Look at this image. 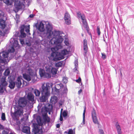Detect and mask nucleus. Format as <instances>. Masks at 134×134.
Wrapping results in <instances>:
<instances>
[{
  "label": "nucleus",
  "instance_id": "41",
  "mask_svg": "<svg viewBox=\"0 0 134 134\" xmlns=\"http://www.w3.org/2000/svg\"><path fill=\"white\" fill-rule=\"evenodd\" d=\"M99 133L100 134H104V132L103 130L100 129L99 130Z\"/></svg>",
  "mask_w": 134,
  "mask_h": 134
},
{
  "label": "nucleus",
  "instance_id": "54",
  "mask_svg": "<svg viewBox=\"0 0 134 134\" xmlns=\"http://www.w3.org/2000/svg\"><path fill=\"white\" fill-rule=\"evenodd\" d=\"M1 15H2L0 13V17L1 16Z\"/></svg>",
  "mask_w": 134,
  "mask_h": 134
},
{
  "label": "nucleus",
  "instance_id": "29",
  "mask_svg": "<svg viewBox=\"0 0 134 134\" xmlns=\"http://www.w3.org/2000/svg\"><path fill=\"white\" fill-rule=\"evenodd\" d=\"M1 118L2 120L4 121L5 120V113H2V114Z\"/></svg>",
  "mask_w": 134,
  "mask_h": 134
},
{
  "label": "nucleus",
  "instance_id": "31",
  "mask_svg": "<svg viewBox=\"0 0 134 134\" xmlns=\"http://www.w3.org/2000/svg\"><path fill=\"white\" fill-rule=\"evenodd\" d=\"M92 117L96 116L95 110L93 109L92 112Z\"/></svg>",
  "mask_w": 134,
  "mask_h": 134
},
{
  "label": "nucleus",
  "instance_id": "7",
  "mask_svg": "<svg viewBox=\"0 0 134 134\" xmlns=\"http://www.w3.org/2000/svg\"><path fill=\"white\" fill-rule=\"evenodd\" d=\"M37 122L38 124V125L36 123H33V131L35 134H36L38 133V134H41L43 132V131L41 129V127H40L43 124L41 121V120L40 117L38 118L37 119Z\"/></svg>",
  "mask_w": 134,
  "mask_h": 134
},
{
  "label": "nucleus",
  "instance_id": "6",
  "mask_svg": "<svg viewBox=\"0 0 134 134\" xmlns=\"http://www.w3.org/2000/svg\"><path fill=\"white\" fill-rule=\"evenodd\" d=\"M37 108L38 112L41 111L43 115H44L48 111L49 113L50 114V111L52 109V105L48 103L45 104L40 103L38 104Z\"/></svg>",
  "mask_w": 134,
  "mask_h": 134
},
{
  "label": "nucleus",
  "instance_id": "43",
  "mask_svg": "<svg viewBox=\"0 0 134 134\" xmlns=\"http://www.w3.org/2000/svg\"><path fill=\"white\" fill-rule=\"evenodd\" d=\"M3 125L0 124V129H3Z\"/></svg>",
  "mask_w": 134,
  "mask_h": 134
},
{
  "label": "nucleus",
  "instance_id": "53",
  "mask_svg": "<svg viewBox=\"0 0 134 134\" xmlns=\"http://www.w3.org/2000/svg\"><path fill=\"white\" fill-rule=\"evenodd\" d=\"M120 74H121V76H122V74L121 72H120Z\"/></svg>",
  "mask_w": 134,
  "mask_h": 134
},
{
  "label": "nucleus",
  "instance_id": "34",
  "mask_svg": "<svg viewBox=\"0 0 134 134\" xmlns=\"http://www.w3.org/2000/svg\"><path fill=\"white\" fill-rule=\"evenodd\" d=\"M21 32V36L22 37H25L26 36V34L24 33V32Z\"/></svg>",
  "mask_w": 134,
  "mask_h": 134
},
{
  "label": "nucleus",
  "instance_id": "27",
  "mask_svg": "<svg viewBox=\"0 0 134 134\" xmlns=\"http://www.w3.org/2000/svg\"><path fill=\"white\" fill-rule=\"evenodd\" d=\"M10 71L9 69H7L4 72V74L5 76H8L10 74Z\"/></svg>",
  "mask_w": 134,
  "mask_h": 134
},
{
  "label": "nucleus",
  "instance_id": "33",
  "mask_svg": "<svg viewBox=\"0 0 134 134\" xmlns=\"http://www.w3.org/2000/svg\"><path fill=\"white\" fill-rule=\"evenodd\" d=\"M64 42L65 44L66 45L68 46L69 45V41L68 39H65Z\"/></svg>",
  "mask_w": 134,
  "mask_h": 134
},
{
  "label": "nucleus",
  "instance_id": "21",
  "mask_svg": "<svg viewBox=\"0 0 134 134\" xmlns=\"http://www.w3.org/2000/svg\"><path fill=\"white\" fill-rule=\"evenodd\" d=\"M57 97H56L53 96L51 97L50 102L53 104H54L57 102Z\"/></svg>",
  "mask_w": 134,
  "mask_h": 134
},
{
  "label": "nucleus",
  "instance_id": "16",
  "mask_svg": "<svg viewBox=\"0 0 134 134\" xmlns=\"http://www.w3.org/2000/svg\"><path fill=\"white\" fill-rule=\"evenodd\" d=\"M23 80V83L24 84L26 82L25 81H24L20 77H19L17 79L16 82L17 86L18 88H19L20 87L22 84L21 80Z\"/></svg>",
  "mask_w": 134,
  "mask_h": 134
},
{
  "label": "nucleus",
  "instance_id": "45",
  "mask_svg": "<svg viewBox=\"0 0 134 134\" xmlns=\"http://www.w3.org/2000/svg\"><path fill=\"white\" fill-rule=\"evenodd\" d=\"M82 90L81 89H80L78 91V93L79 94H80L82 92Z\"/></svg>",
  "mask_w": 134,
  "mask_h": 134
},
{
  "label": "nucleus",
  "instance_id": "3",
  "mask_svg": "<svg viewBox=\"0 0 134 134\" xmlns=\"http://www.w3.org/2000/svg\"><path fill=\"white\" fill-rule=\"evenodd\" d=\"M47 72L43 69H40L39 70V74L41 77H44L47 78H49L51 77V74L52 73L53 75L57 74V69L54 68H53L51 66L46 64L43 67Z\"/></svg>",
  "mask_w": 134,
  "mask_h": 134
},
{
  "label": "nucleus",
  "instance_id": "5",
  "mask_svg": "<svg viewBox=\"0 0 134 134\" xmlns=\"http://www.w3.org/2000/svg\"><path fill=\"white\" fill-rule=\"evenodd\" d=\"M10 42L11 44H13L12 46L9 48L8 52L4 51L1 53L0 54L1 56H2L4 58H7L8 57V55L9 52L12 53L14 51V47H19L18 42L16 39H15L14 38H11Z\"/></svg>",
  "mask_w": 134,
  "mask_h": 134
},
{
  "label": "nucleus",
  "instance_id": "56",
  "mask_svg": "<svg viewBox=\"0 0 134 134\" xmlns=\"http://www.w3.org/2000/svg\"><path fill=\"white\" fill-rule=\"evenodd\" d=\"M0 134H1L0 133Z\"/></svg>",
  "mask_w": 134,
  "mask_h": 134
},
{
  "label": "nucleus",
  "instance_id": "24",
  "mask_svg": "<svg viewBox=\"0 0 134 134\" xmlns=\"http://www.w3.org/2000/svg\"><path fill=\"white\" fill-rule=\"evenodd\" d=\"M34 92L36 96L37 97L39 96L40 94V91L37 89H35L34 90Z\"/></svg>",
  "mask_w": 134,
  "mask_h": 134
},
{
  "label": "nucleus",
  "instance_id": "20",
  "mask_svg": "<svg viewBox=\"0 0 134 134\" xmlns=\"http://www.w3.org/2000/svg\"><path fill=\"white\" fill-rule=\"evenodd\" d=\"M74 64L75 66V68L73 69V71L74 72H76L77 73L78 72V71L77 70L78 69V62L77 60L76 59L74 62Z\"/></svg>",
  "mask_w": 134,
  "mask_h": 134
},
{
  "label": "nucleus",
  "instance_id": "18",
  "mask_svg": "<svg viewBox=\"0 0 134 134\" xmlns=\"http://www.w3.org/2000/svg\"><path fill=\"white\" fill-rule=\"evenodd\" d=\"M5 21L2 19H0V26L1 28L4 29L6 26Z\"/></svg>",
  "mask_w": 134,
  "mask_h": 134
},
{
  "label": "nucleus",
  "instance_id": "19",
  "mask_svg": "<svg viewBox=\"0 0 134 134\" xmlns=\"http://www.w3.org/2000/svg\"><path fill=\"white\" fill-rule=\"evenodd\" d=\"M23 131L27 134H30V127L28 126H24L23 129Z\"/></svg>",
  "mask_w": 134,
  "mask_h": 134
},
{
  "label": "nucleus",
  "instance_id": "1",
  "mask_svg": "<svg viewBox=\"0 0 134 134\" xmlns=\"http://www.w3.org/2000/svg\"><path fill=\"white\" fill-rule=\"evenodd\" d=\"M59 32L58 35V37L56 38L55 41L57 42L55 43H52L51 42H49L51 44H55L56 46L54 47L51 48V50L52 52L51 54L52 57H53V60L54 61L60 60L64 58V56L69 54L70 52V47H68L67 49H64L60 53L57 52L59 49L62 48V46L61 45L60 43L62 42L64 40V38H65L64 37L65 35L62 32H61L59 31Z\"/></svg>",
  "mask_w": 134,
  "mask_h": 134
},
{
  "label": "nucleus",
  "instance_id": "14",
  "mask_svg": "<svg viewBox=\"0 0 134 134\" xmlns=\"http://www.w3.org/2000/svg\"><path fill=\"white\" fill-rule=\"evenodd\" d=\"M20 32H24V30H25V31L27 33L30 34L29 33V29H30V25H23L21 26L20 27Z\"/></svg>",
  "mask_w": 134,
  "mask_h": 134
},
{
  "label": "nucleus",
  "instance_id": "37",
  "mask_svg": "<svg viewBox=\"0 0 134 134\" xmlns=\"http://www.w3.org/2000/svg\"><path fill=\"white\" fill-rule=\"evenodd\" d=\"M102 58L103 59H105L106 58V56L103 53H102Z\"/></svg>",
  "mask_w": 134,
  "mask_h": 134
},
{
  "label": "nucleus",
  "instance_id": "42",
  "mask_svg": "<svg viewBox=\"0 0 134 134\" xmlns=\"http://www.w3.org/2000/svg\"><path fill=\"white\" fill-rule=\"evenodd\" d=\"M60 121H62L63 120V118L61 114H60Z\"/></svg>",
  "mask_w": 134,
  "mask_h": 134
},
{
  "label": "nucleus",
  "instance_id": "50",
  "mask_svg": "<svg viewBox=\"0 0 134 134\" xmlns=\"http://www.w3.org/2000/svg\"><path fill=\"white\" fill-rule=\"evenodd\" d=\"M64 133H65L68 134V131L67 132V131H65V132Z\"/></svg>",
  "mask_w": 134,
  "mask_h": 134
},
{
  "label": "nucleus",
  "instance_id": "46",
  "mask_svg": "<svg viewBox=\"0 0 134 134\" xmlns=\"http://www.w3.org/2000/svg\"><path fill=\"white\" fill-rule=\"evenodd\" d=\"M34 16L33 15L31 14L30 15L29 17L30 18H33L34 17Z\"/></svg>",
  "mask_w": 134,
  "mask_h": 134
},
{
  "label": "nucleus",
  "instance_id": "47",
  "mask_svg": "<svg viewBox=\"0 0 134 134\" xmlns=\"http://www.w3.org/2000/svg\"><path fill=\"white\" fill-rule=\"evenodd\" d=\"M20 113L19 114V115H21V114H23V111L20 110Z\"/></svg>",
  "mask_w": 134,
  "mask_h": 134
},
{
  "label": "nucleus",
  "instance_id": "17",
  "mask_svg": "<svg viewBox=\"0 0 134 134\" xmlns=\"http://www.w3.org/2000/svg\"><path fill=\"white\" fill-rule=\"evenodd\" d=\"M83 42L84 50L85 51V53L86 54L88 49L87 41L86 39H84Z\"/></svg>",
  "mask_w": 134,
  "mask_h": 134
},
{
  "label": "nucleus",
  "instance_id": "40",
  "mask_svg": "<svg viewBox=\"0 0 134 134\" xmlns=\"http://www.w3.org/2000/svg\"><path fill=\"white\" fill-rule=\"evenodd\" d=\"M20 43L22 44H24V40L23 39H20Z\"/></svg>",
  "mask_w": 134,
  "mask_h": 134
},
{
  "label": "nucleus",
  "instance_id": "38",
  "mask_svg": "<svg viewBox=\"0 0 134 134\" xmlns=\"http://www.w3.org/2000/svg\"><path fill=\"white\" fill-rule=\"evenodd\" d=\"M62 65V64L60 63H59L56 64V66L60 67Z\"/></svg>",
  "mask_w": 134,
  "mask_h": 134
},
{
  "label": "nucleus",
  "instance_id": "30",
  "mask_svg": "<svg viewBox=\"0 0 134 134\" xmlns=\"http://www.w3.org/2000/svg\"><path fill=\"white\" fill-rule=\"evenodd\" d=\"M68 115V111L66 110H64L62 113V115L64 117H66Z\"/></svg>",
  "mask_w": 134,
  "mask_h": 134
},
{
  "label": "nucleus",
  "instance_id": "9",
  "mask_svg": "<svg viewBox=\"0 0 134 134\" xmlns=\"http://www.w3.org/2000/svg\"><path fill=\"white\" fill-rule=\"evenodd\" d=\"M27 98L28 100H27V102L29 103L28 105L30 108H31L33 107V105L35 102L34 96L31 93H29L27 95Z\"/></svg>",
  "mask_w": 134,
  "mask_h": 134
},
{
  "label": "nucleus",
  "instance_id": "26",
  "mask_svg": "<svg viewBox=\"0 0 134 134\" xmlns=\"http://www.w3.org/2000/svg\"><path fill=\"white\" fill-rule=\"evenodd\" d=\"M92 117L93 122L95 124H98V120L96 116H94Z\"/></svg>",
  "mask_w": 134,
  "mask_h": 134
},
{
  "label": "nucleus",
  "instance_id": "2",
  "mask_svg": "<svg viewBox=\"0 0 134 134\" xmlns=\"http://www.w3.org/2000/svg\"><path fill=\"white\" fill-rule=\"evenodd\" d=\"M36 27L40 32L44 31L45 36L47 39H49V42H51L52 43L56 42L55 41L56 38L58 37L59 32L58 31H53L52 27L48 22L45 23L42 21L36 25Z\"/></svg>",
  "mask_w": 134,
  "mask_h": 134
},
{
  "label": "nucleus",
  "instance_id": "48",
  "mask_svg": "<svg viewBox=\"0 0 134 134\" xmlns=\"http://www.w3.org/2000/svg\"><path fill=\"white\" fill-rule=\"evenodd\" d=\"M63 108H62L61 109V110L60 114H62V112L63 111Z\"/></svg>",
  "mask_w": 134,
  "mask_h": 134
},
{
  "label": "nucleus",
  "instance_id": "44",
  "mask_svg": "<svg viewBox=\"0 0 134 134\" xmlns=\"http://www.w3.org/2000/svg\"><path fill=\"white\" fill-rule=\"evenodd\" d=\"M60 125L59 124H57L56 125V127L57 128H58L60 127Z\"/></svg>",
  "mask_w": 134,
  "mask_h": 134
},
{
  "label": "nucleus",
  "instance_id": "51",
  "mask_svg": "<svg viewBox=\"0 0 134 134\" xmlns=\"http://www.w3.org/2000/svg\"><path fill=\"white\" fill-rule=\"evenodd\" d=\"M2 32L1 31H0V36L2 34Z\"/></svg>",
  "mask_w": 134,
  "mask_h": 134
},
{
  "label": "nucleus",
  "instance_id": "36",
  "mask_svg": "<svg viewBox=\"0 0 134 134\" xmlns=\"http://www.w3.org/2000/svg\"><path fill=\"white\" fill-rule=\"evenodd\" d=\"M63 82L65 83H66L67 82V78L65 77H63Z\"/></svg>",
  "mask_w": 134,
  "mask_h": 134
},
{
  "label": "nucleus",
  "instance_id": "25",
  "mask_svg": "<svg viewBox=\"0 0 134 134\" xmlns=\"http://www.w3.org/2000/svg\"><path fill=\"white\" fill-rule=\"evenodd\" d=\"M85 110H86V108L85 107L84 109V110L83 111V124H84L85 123Z\"/></svg>",
  "mask_w": 134,
  "mask_h": 134
},
{
  "label": "nucleus",
  "instance_id": "55",
  "mask_svg": "<svg viewBox=\"0 0 134 134\" xmlns=\"http://www.w3.org/2000/svg\"><path fill=\"white\" fill-rule=\"evenodd\" d=\"M27 83H26V84L25 85H27Z\"/></svg>",
  "mask_w": 134,
  "mask_h": 134
},
{
  "label": "nucleus",
  "instance_id": "8",
  "mask_svg": "<svg viewBox=\"0 0 134 134\" xmlns=\"http://www.w3.org/2000/svg\"><path fill=\"white\" fill-rule=\"evenodd\" d=\"M23 75L24 79L28 81H29L32 80H33L36 77L32 70L29 69H28L26 73L23 74Z\"/></svg>",
  "mask_w": 134,
  "mask_h": 134
},
{
  "label": "nucleus",
  "instance_id": "49",
  "mask_svg": "<svg viewBox=\"0 0 134 134\" xmlns=\"http://www.w3.org/2000/svg\"><path fill=\"white\" fill-rule=\"evenodd\" d=\"M64 90H65V91H67V89L66 88H64Z\"/></svg>",
  "mask_w": 134,
  "mask_h": 134
},
{
  "label": "nucleus",
  "instance_id": "15",
  "mask_svg": "<svg viewBox=\"0 0 134 134\" xmlns=\"http://www.w3.org/2000/svg\"><path fill=\"white\" fill-rule=\"evenodd\" d=\"M65 23L68 25L70 24V16L68 12H66L64 15V17Z\"/></svg>",
  "mask_w": 134,
  "mask_h": 134
},
{
  "label": "nucleus",
  "instance_id": "22",
  "mask_svg": "<svg viewBox=\"0 0 134 134\" xmlns=\"http://www.w3.org/2000/svg\"><path fill=\"white\" fill-rule=\"evenodd\" d=\"M115 126L117 130L118 134H121V128L118 123H116Z\"/></svg>",
  "mask_w": 134,
  "mask_h": 134
},
{
  "label": "nucleus",
  "instance_id": "12",
  "mask_svg": "<svg viewBox=\"0 0 134 134\" xmlns=\"http://www.w3.org/2000/svg\"><path fill=\"white\" fill-rule=\"evenodd\" d=\"M29 103L26 100V98L24 97L20 98L18 101V104L19 106L23 107L26 106L27 107L30 108L28 105Z\"/></svg>",
  "mask_w": 134,
  "mask_h": 134
},
{
  "label": "nucleus",
  "instance_id": "23",
  "mask_svg": "<svg viewBox=\"0 0 134 134\" xmlns=\"http://www.w3.org/2000/svg\"><path fill=\"white\" fill-rule=\"evenodd\" d=\"M9 82L10 84L9 86V87L11 89L14 88L15 85V82L12 81H10Z\"/></svg>",
  "mask_w": 134,
  "mask_h": 134
},
{
  "label": "nucleus",
  "instance_id": "11",
  "mask_svg": "<svg viewBox=\"0 0 134 134\" xmlns=\"http://www.w3.org/2000/svg\"><path fill=\"white\" fill-rule=\"evenodd\" d=\"M77 14L79 20H81L82 21L83 26L87 29L88 26L85 15L83 14H81L79 12H77Z\"/></svg>",
  "mask_w": 134,
  "mask_h": 134
},
{
  "label": "nucleus",
  "instance_id": "4",
  "mask_svg": "<svg viewBox=\"0 0 134 134\" xmlns=\"http://www.w3.org/2000/svg\"><path fill=\"white\" fill-rule=\"evenodd\" d=\"M53 84L48 83L42 84V96L40 98V102H44L47 99L48 97L50 95V89Z\"/></svg>",
  "mask_w": 134,
  "mask_h": 134
},
{
  "label": "nucleus",
  "instance_id": "32",
  "mask_svg": "<svg viewBox=\"0 0 134 134\" xmlns=\"http://www.w3.org/2000/svg\"><path fill=\"white\" fill-rule=\"evenodd\" d=\"M97 31L98 35H99L100 34V31L99 27L98 26L97 27Z\"/></svg>",
  "mask_w": 134,
  "mask_h": 134
},
{
  "label": "nucleus",
  "instance_id": "10",
  "mask_svg": "<svg viewBox=\"0 0 134 134\" xmlns=\"http://www.w3.org/2000/svg\"><path fill=\"white\" fill-rule=\"evenodd\" d=\"M0 93H3L5 88V86L7 85V82L6 81V77L3 76L1 79L0 81Z\"/></svg>",
  "mask_w": 134,
  "mask_h": 134
},
{
  "label": "nucleus",
  "instance_id": "13",
  "mask_svg": "<svg viewBox=\"0 0 134 134\" xmlns=\"http://www.w3.org/2000/svg\"><path fill=\"white\" fill-rule=\"evenodd\" d=\"M52 83L53 85L52 87H52V90L53 91H55L57 92H59L60 91H62V90L63 89V85L62 83L56 85L55 86V87L54 88L52 87L53 84Z\"/></svg>",
  "mask_w": 134,
  "mask_h": 134
},
{
  "label": "nucleus",
  "instance_id": "52",
  "mask_svg": "<svg viewBox=\"0 0 134 134\" xmlns=\"http://www.w3.org/2000/svg\"><path fill=\"white\" fill-rule=\"evenodd\" d=\"M10 134H15L14 133L11 132L10 133Z\"/></svg>",
  "mask_w": 134,
  "mask_h": 134
},
{
  "label": "nucleus",
  "instance_id": "35",
  "mask_svg": "<svg viewBox=\"0 0 134 134\" xmlns=\"http://www.w3.org/2000/svg\"><path fill=\"white\" fill-rule=\"evenodd\" d=\"M6 59H5L4 60L0 59V63H4L5 62L7 61Z\"/></svg>",
  "mask_w": 134,
  "mask_h": 134
},
{
  "label": "nucleus",
  "instance_id": "39",
  "mask_svg": "<svg viewBox=\"0 0 134 134\" xmlns=\"http://www.w3.org/2000/svg\"><path fill=\"white\" fill-rule=\"evenodd\" d=\"M76 82L78 83L80 82L81 81V78L80 77H79L78 79L77 80H76Z\"/></svg>",
  "mask_w": 134,
  "mask_h": 134
},
{
  "label": "nucleus",
  "instance_id": "28",
  "mask_svg": "<svg viewBox=\"0 0 134 134\" xmlns=\"http://www.w3.org/2000/svg\"><path fill=\"white\" fill-rule=\"evenodd\" d=\"M75 133V131H73L72 129H70L68 130V134H74Z\"/></svg>",
  "mask_w": 134,
  "mask_h": 134
}]
</instances>
